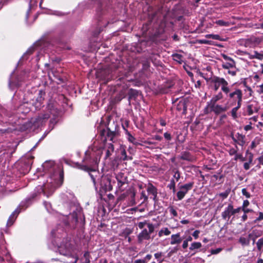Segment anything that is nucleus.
I'll return each instance as SVG.
<instances>
[{
    "label": "nucleus",
    "mask_w": 263,
    "mask_h": 263,
    "mask_svg": "<svg viewBox=\"0 0 263 263\" xmlns=\"http://www.w3.org/2000/svg\"><path fill=\"white\" fill-rule=\"evenodd\" d=\"M115 133L109 129L102 130L100 135V140H96L91 148L85 152L83 159L85 164L90 166H98L103 151H105V159L109 158L114 151L112 143L115 137Z\"/></svg>",
    "instance_id": "nucleus-1"
},
{
    "label": "nucleus",
    "mask_w": 263,
    "mask_h": 263,
    "mask_svg": "<svg viewBox=\"0 0 263 263\" xmlns=\"http://www.w3.org/2000/svg\"><path fill=\"white\" fill-rule=\"evenodd\" d=\"M97 166H90L87 164L82 165L80 168L89 173V175L94 185L100 186L105 191L111 190L112 186L109 177L106 176H100L98 171L96 170Z\"/></svg>",
    "instance_id": "nucleus-2"
},
{
    "label": "nucleus",
    "mask_w": 263,
    "mask_h": 263,
    "mask_svg": "<svg viewBox=\"0 0 263 263\" xmlns=\"http://www.w3.org/2000/svg\"><path fill=\"white\" fill-rule=\"evenodd\" d=\"M63 174L59 171H54L43 186H39L37 190L40 193L43 192L45 195L49 197L55 190L63 183Z\"/></svg>",
    "instance_id": "nucleus-3"
},
{
    "label": "nucleus",
    "mask_w": 263,
    "mask_h": 263,
    "mask_svg": "<svg viewBox=\"0 0 263 263\" xmlns=\"http://www.w3.org/2000/svg\"><path fill=\"white\" fill-rule=\"evenodd\" d=\"M209 81L214 85V89L217 91L220 87L223 92H228V82L223 78L213 76L209 79Z\"/></svg>",
    "instance_id": "nucleus-4"
},
{
    "label": "nucleus",
    "mask_w": 263,
    "mask_h": 263,
    "mask_svg": "<svg viewBox=\"0 0 263 263\" xmlns=\"http://www.w3.org/2000/svg\"><path fill=\"white\" fill-rule=\"evenodd\" d=\"M61 218L64 226L74 228L78 222V214L77 212L73 211L68 216H62Z\"/></svg>",
    "instance_id": "nucleus-5"
},
{
    "label": "nucleus",
    "mask_w": 263,
    "mask_h": 263,
    "mask_svg": "<svg viewBox=\"0 0 263 263\" xmlns=\"http://www.w3.org/2000/svg\"><path fill=\"white\" fill-rule=\"evenodd\" d=\"M49 117V115L47 113L40 115L36 118L31 119L30 123L27 127V128L29 127L32 128V126H33L34 128L40 127L46 121Z\"/></svg>",
    "instance_id": "nucleus-6"
},
{
    "label": "nucleus",
    "mask_w": 263,
    "mask_h": 263,
    "mask_svg": "<svg viewBox=\"0 0 263 263\" xmlns=\"http://www.w3.org/2000/svg\"><path fill=\"white\" fill-rule=\"evenodd\" d=\"M226 96L231 100L237 101L238 103H241L242 100V92L239 89H235L234 91H231V88L228 84V92H223Z\"/></svg>",
    "instance_id": "nucleus-7"
},
{
    "label": "nucleus",
    "mask_w": 263,
    "mask_h": 263,
    "mask_svg": "<svg viewBox=\"0 0 263 263\" xmlns=\"http://www.w3.org/2000/svg\"><path fill=\"white\" fill-rule=\"evenodd\" d=\"M147 228L148 230L145 229H143L141 233H140L138 236V241L142 242L144 240H148L151 236L150 234L154 231V226L152 223H148Z\"/></svg>",
    "instance_id": "nucleus-8"
},
{
    "label": "nucleus",
    "mask_w": 263,
    "mask_h": 263,
    "mask_svg": "<svg viewBox=\"0 0 263 263\" xmlns=\"http://www.w3.org/2000/svg\"><path fill=\"white\" fill-rule=\"evenodd\" d=\"M241 210V208L240 207L234 209L232 204H229L228 207L226 208L224 211L222 213L221 216L223 219L229 220L232 215L239 213Z\"/></svg>",
    "instance_id": "nucleus-9"
},
{
    "label": "nucleus",
    "mask_w": 263,
    "mask_h": 263,
    "mask_svg": "<svg viewBox=\"0 0 263 263\" xmlns=\"http://www.w3.org/2000/svg\"><path fill=\"white\" fill-rule=\"evenodd\" d=\"M193 185V182H190L180 186L179 188L180 190L177 193L178 200H181L182 199L188 191L192 189Z\"/></svg>",
    "instance_id": "nucleus-10"
},
{
    "label": "nucleus",
    "mask_w": 263,
    "mask_h": 263,
    "mask_svg": "<svg viewBox=\"0 0 263 263\" xmlns=\"http://www.w3.org/2000/svg\"><path fill=\"white\" fill-rule=\"evenodd\" d=\"M209 106L211 110L214 112L216 114H219L227 110V108L226 107L219 104H209Z\"/></svg>",
    "instance_id": "nucleus-11"
},
{
    "label": "nucleus",
    "mask_w": 263,
    "mask_h": 263,
    "mask_svg": "<svg viewBox=\"0 0 263 263\" xmlns=\"http://www.w3.org/2000/svg\"><path fill=\"white\" fill-rule=\"evenodd\" d=\"M116 178L118 181V185L119 187H121L124 184L127 182V177L123 173H119L116 175Z\"/></svg>",
    "instance_id": "nucleus-12"
},
{
    "label": "nucleus",
    "mask_w": 263,
    "mask_h": 263,
    "mask_svg": "<svg viewBox=\"0 0 263 263\" xmlns=\"http://www.w3.org/2000/svg\"><path fill=\"white\" fill-rule=\"evenodd\" d=\"M259 109V107L256 103H251L247 105L246 110L248 115L251 116L254 113L257 112Z\"/></svg>",
    "instance_id": "nucleus-13"
},
{
    "label": "nucleus",
    "mask_w": 263,
    "mask_h": 263,
    "mask_svg": "<svg viewBox=\"0 0 263 263\" xmlns=\"http://www.w3.org/2000/svg\"><path fill=\"white\" fill-rule=\"evenodd\" d=\"M182 241L180 233L173 234L171 237L170 244L172 245H179Z\"/></svg>",
    "instance_id": "nucleus-14"
},
{
    "label": "nucleus",
    "mask_w": 263,
    "mask_h": 263,
    "mask_svg": "<svg viewBox=\"0 0 263 263\" xmlns=\"http://www.w3.org/2000/svg\"><path fill=\"white\" fill-rule=\"evenodd\" d=\"M262 235V232L260 230H254L252 232L249 234L248 237L250 239L252 240L253 243H255V240L257 238L261 236Z\"/></svg>",
    "instance_id": "nucleus-15"
},
{
    "label": "nucleus",
    "mask_w": 263,
    "mask_h": 263,
    "mask_svg": "<svg viewBox=\"0 0 263 263\" xmlns=\"http://www.w3.org/2000/svg\"><path fill=\"white\" fill-rule=\"evenodd\" d=\"M20 212V211L18 210V209H17L12 213L7 221V225L8 226H11V225L13 224L15 219V218L16 217V216H17Z\"/></svg>",
    "instance_id": "nucleus-16"
},
{
    "label": "nucleus",
    "mask_w": 263,
    "mask_h": 263,
    "mask_svg": "<svg viewBox=\"0 0 263 263\" xmlns=\"http://www.w3.org/2000/svg\"><path fill=\"white\" fill-rule=\"evenodd\" d=\"M139 94L138 91H137L136 90L134 89H130V90L128 92V101L130 103V102L133 100H136L137 98L139 97Z\"/></svg>",
    "instance_id": "nucleus-17"
},
{
    "label": "nucleus",
    "mask_w": 263,
    "mask_h": 263,
    "mask_svg": "<svg viewBox=\"0 0 263 263\" xmlns=\"http://www.w3.org/2000/svg\"><path fill=\"white\" fill-rule=\"evenodd\" d=\"M246 136L239 133H237L235 135V139L237 140V144L243 146L245 144Z\"/></svg>",
    "instance_id": "nucleus-18"
},
{
    "label": "nucleus",
    "mask_w": 263,
    "mask_h": 263,
    "mask_svg": "<svg viewBox=\"0 0 263 263\" xmlns=\"http://www.w3.org/2000/svg\"><path fill=\"white\" fill-rule=\"evenodd\" d=\"M222 67L225 69H233L235 67V62L232 60L228 62L223 63L221 65Z\"/></svg>",
    "instance_id": "nucleus-19"
},
{
    "label": "nucleus",
    "mask_w": 263,
    "mask_h": 263,
    "mask_svg": "<svg viewBox=\"0 0 263 263\" xmlns=\"http://www.w3.org/2000/svg\"><path fill=\"white\" fill-rule=\"evenodd\" d=\"M223 96L221 91L219 92L217 95L213 96L210 101V104H216V103L223 99Z\"/></svg>",
    "instance_id": "nucleus-20"
},
{
    "label": "nucleus",
    "mask_w": 263,
    "mask_h": 263,
    "mask_svg": "<svg viewBox=\"0 0 263 263\" xmlns=\"http://www.w3.org/2000/svg\"><path fill=\"white\" fill-rule=\"evenodd\" d=\"M42 166L45 171H50V169L54 171V168H52L54 167V162L52 161H46L43 164Z\"/></svg>",
    "instance_id": "nucleus-21"
},
{
    "label": "nucleus",
    "mask_w": 263,
    "mask_h": 263,
    "mask_svg": "<svg viewBox=\"0 0 263 263\" xmlns=\"http://www.w3.org/2000/svg\"><path fill=\"white\" fill-rule=\"evenodd\" d=\"M147 192L154 196L153 199L155 200L157 194L156 188L152 184H149L147 189Z\"/></svg>",
    "instance_id": "nucleus-22"
},
{
    "label": "nucleus",
    "mask_w": 263,
    "mask_h": 263,
    "mask_svg": "<svg viewBox=\"0 0 263 263\" xmlns=\"http://www.w3.org/2000/svg\"><path fill=\"white\" fill-rule=\"evenodd\" d=\"M171 234V231L167 228H163L161 229L158 232L159 237H161L163 235L167 236Z\"/></svg>",
    "instance_id": "nucleus-23"
},
{
    "label": "nucleus",
    "mask_w": 263,
    "mask_h": 263,
    "mask_svg": "<svg viewBox=\"0 0 263 263\" xmlns=\"http://www.w3.org/2000/svg\"><path fill=\"white\" fill-rule=\"evenodd\" d=\"M241 103H238L236 107L233 108L231 110V115L233 118L235 119L237 118V111L238 109L240 107Z\"/></svg>",
    "instance_id": "nucleus-24"
},
{
    "label": "nucleus",
    "mask_w": 263,
    "mask_h": 263,
    "mask_svg": "<svg viewBox=\"0 0 263 263\" xmlns=\"http://www.w3.org/2000/svg\"><path fill=\"white\" fill-rule=\"evenodd\" d=\"M202 246V245L200 242H193L191 245V246L189 248V249L191 251L192 250H194L195 249H198L199 248H200Z\"/></svg>",
    "instance_id": "nucleus-25"
},
{
    "label": "nucleus",
    "mask_w": 263,
    "mask_h": 263,
    "mask_svg": "<svg viewBox=\"0 0 263 263\" xmlns=\"http://www.w3.org/2000/svg\"><path fill=\"white\" fill-rule=\"evenodd\" d=\"M172 56L173 58V60L174 61H177L179 63L181 64L182 62H183V60H182L183 57L182 55H181L180 54H178V53H175V54H173Z\"/></svg>",
    "instance_id": "nucleus-26"
},
{
    "label": "nucleus",
    "mask_w": 263,
    "mask_h": 263,
    "mask_svg": "<svg viewBox=\"0 0 263 263\" xmlns=\"http://www.w3.org/2000/svg\"><path fill=\"white\" fill-rule=\"evenodd\" d=\"M164 253L162 252H157L154 254L155 258L159 262H162L163 261V257Z\"/></svg>",
    "instance_id": "nucleus-27"
},
{
    "label": "nucleus",
    "mask_w": 263,
    "mask_h": 263,
    "mask_svg": "<svg viewBox=\"0 0 263 263\" xmlns=\"http://www.w3.org/2000/svg\"><path fill=\"white\" fill-rule=\"evenodd\" d=\"M250 238H246L245 237H241L239 239V242L242 245V246H248L250 243Z\"/></svg>",
    "instance_id": "nucleus-28"
},
{
    "label": "nucleus",
    "mask_w": 263,
    "mask_h": 263,
    "mask_svg": "<svg viewBox=\"0 0 263 263\" xmlns=\"http://www.w3.org/2000/svg\"><path fill=\"white\" fill-rule=\"evenodd\" d=\"M181 159L185 160L187 161H192V158L189 153L184 152L182 154L181 157Z\"/></svg>",
    "instance_id": "nucleus-29"
},
{
    "label": "nucleus",
    "mask_w": 263,
    "mask_h": 263,
    "mask_svg": "<svg viewBox=\"0 0 263 263\" xmlns=\"http://www.w3.org/2000/svg\"><path fill=\"white\" fill-rule=\"evenodd\" d=\"M175 184H176V183H175V180L174 179H172L171 180L170 183L169 184H168V185H167V187L170 190H172L173 192L174 193H175L176 191Z\"/></svg>",
    "instance_id": "nucleus-30"
},
{
    "label": "nucleus",
    "mask_w": 263,
    "mask_h": 263,
    "mask_svg": "<svg viewBox=\"0 0 263 263\" xmlns=\"http://www.w3.org/2000/svg\"><path fill=\"white\" fill-rule=\"evenodd\" d=\"M126 133L127 135V138L128 140L130 142L136 144V142L135 141V138L128 131L126 130Z\"/></svg>",
    "instance_id": "nucleus-31"
},
{
    "label": "nucleus",
    "mask_w": 263,
    "mask_h": 263,
    "mask_svg": "<svg viewBox=\"0 0 263 263\" xmlns=\"http://www.w3.org/2000/svg\"><path fill=\"white\" fill-rule=\"evenodd\" d=\"M120 159L123 160H128V158L126 155V152L125 150V149L121 148V156H120Z\"/></svg>",
    "instance_id": "nucleus-32"
},
{
    "label": "nucleus",
    "mask_w": 263,
    "mask_h": 263,
    "mask_svg": "<svg viewBox=\"0 0 263 263\" xmlns=\"http://www.w3.org/2000/svg\"><path fill=\"white\" fill-rule=\"evenodd\" d=\"M215 23L220 26H229L230 25L229 22H225L221 20L216 21Z\"/></svg>",
    "instance_id": "nucleus-33"
},
{
    "label": "nucleus",
    "mask_w": 263,
    "mask_h": 263,
    "mask_svg": "<svg viewBox=\"0 0 263 263\" xmlns=\"http://www.w3.org/2000/svg\"><path fill=\"white\" fill-rule=\"evenodd\" d=\"M84 260L82 263H90V255L88 252H86L84 254Z\"/></svg>",
    "instance_id": "nucleus-34"
},
{
    "label": "nucleus",
    "mask_w": 263,
    "mask_h": 263,
    "mask_svg": "<svg viewBox=\"0 0 263 263\" xmlns=\"http://www.w3.org/2000/svg\"><path fill=\"white\" fill-rule=\"evenodd\" d=\"M251 58H257L261 60L263 58V54L259 53L256 51H254V54L251 55Z\"/></svg>",
    "instance_id": "nucleus-35"
},
{
    "label": "nucleus",
    "mask_w": 263,
    "mask_h": 263,
    "mask_svg": "<svg viewBox=\"0 0 263 263\" xmlns=\"http://www.w3.org/2000/svg\"><path fill=\"white\" fill-rule=\"evenodd\" d=\"M63 231V229H59L57 230V228L56 229H54L52 231L51 234L52 235L55 237H57V234L61 233V231Z\"/></svg>",
    "instance_id": "nucleus-36"
},
{
    "label": "nucleus",
    "mask_w": 263,
    "mask_h": 263,
    "mask_svg": "<svg viewBox=\"0 0 263 263\" xmlns=\"http://www.w3.org/2000/svg\"><path fill=\"white\" fill-rule=\"evenodd\" d=\"M257 247L258 250H261L263 246V238H261L256 242Z\"/></svg>",
    "instance_id": "nucleus-37"
},
{
    "label": "nucleus",
    "mask_w": 263,
    "mask_h": 263,
    "mask_svg": "<svg viewBox=\"0 0 263 263\" xmlns=\"http://www.w3.org/2000/svg\"><path fill=\"white\" fill-rule=\"evenodd\" d=\"M237 72V70L236 69V67L233 68V69H228V73L231 75L232 76H235L236 75Z\"/></svg>",
    "instance_id": "nucleus-38"
},
{
    "label": "nucleus",
    "mask_w": 263,
    "mask_h": 263,
    "mask_svg": "<svg viewBox=\"0 0 263 263\" xmlns=\"http://www.w3.org/2000/svg\"><path fill=\"white\" fill-rule=\"evenodd\" d=\"M235 147H236V149L232 148L229 150V153L230 155H231V156L235 155V156L237 154V149L238 148V147L236 144L235 145Z\"/></svg>",
    "instance_id": "nucleus-39"
},
{
    "label": "nucleus",
    "mask_w": 263,
    "mask_h": 263,
    "mask_svg": "<svg viewBox=\"0 0 263 263\" xmlns=\"http://www.w3.org/2000/svg\"><path fill=\"white\" fill-rule=\"evenodd\" d=\"M205 37L206 38H212L214 40H219V39H220L219 35H217V34H206L205 35Z\"/></svg>",
    "instance_id": "nucleus-40"
},
{
    "label": "nucleus",
    "mask_w": 263,
    "mask_h": 263,
    "mask_svg": "<svg viewBox=\"0 0 263 263\" xmlns=\"http://www.w3.org/2000/svg\"><path fill=\"white\" fill-rule=\"evenodd\" d=\"M168 209H169L170 213L174 217H177L178 216L177 211L175 210V209L173 206L169 207Z\"/></svg>",
    "instance_id": "nucleus-41"
},
{
    "label": "nucleus",
    "mask_w": 263,
    "mask_h": 263,
    "mask_svg": "<svg viewBox=\"0 0 263 263\" xmlns=\"http://www.w3.org/2000/svg\"><path fill=\"white\" fill-rule=\"evenodd\" d=\"M238 159L241 161H244L245 160V158L243 157L242 154L237 153L234 157V160L237 161Z\"/></svg>",
    "instance_id": "nucleus-42"
},
{
    "label": "nucleus",
    "mask_w": 263,
    "mask_h": 263,
    "mask_svg": "<svg viewBox=\"0 0 263 263\" xmlns=\"http://www.w3.org/2000/svg\"><path fill=\"white\" fill-rule=\"evenodd\" d=\"M174 179H175L176 180V181L177 182L179 181L180 178V174L178 171H176L174 172V175H173Z\"/></svg>",
    "instance_id": "nucleus-43"
},
{
    "label": "nucleus",
    "mask_w": 263,
    "mask_h": 263,
    "mask_svg": "<svg viewBox=\"0 0 263 263\" xmlns=\"http://www.w3.org/2000/svg\"><path fill=\"white\" fill-rule=\"evenodd\" d=\"M222 250V249L221 248H217L216 249H212L211 250V254H217L219 253Z\"/></svg>",
    "instance_id": "nucleus-44"
},
{
    "label": "nucleus",
    "mask_w": 263,
    "mask_h": 263,
    "mask_svg": "<svg viewBox=\"0 0 263 263\" xmlns=\"http://www.w3.org/2000/svg\"><path fill=\"white\" fill-rule=\"evenodd\" d=\"M241 192H242V195L245 196L246 197V198H250L251 195L248 192H247L246 189H245V188L242 189Z\"/></svg>",
    "instance_id": "nucleus-45"
},
{
    "label": "nucleus",
    "mask_w": 263,
    "mask_h": 263,
    "mask_svg": "<svg viewBox=\"0 0 263 263\" xmlns=\"http://www.w3.org/2000/svg\"><path fill=\"white\" fill-rule=\"evenodd\" d=\"M147 224L146 221L140 222L138 223V226L140 229H143L145 226H147Z\"/></svg>",
    "instance_id": "nucleus-46"
},
{
    "label": "nucleus",
    "mask_w": 263,
    "mask_h": 263,
    "mask_svg": "<svg viewBox=\"0 0 263 263\" xmlns=\"http://www.w3.org/2000/svg\"><path fill=\"white\" fill-rule=\"evenodd\" d=\"M66 251H65V252H63V253H62V246H61V247H60V249H59L60 253L61 254H63V255H67V254H68V246H67V245H66Z\"/></svg>",
    "instance_id": "nucleus-47"
},
{
    "label": "nucleus",
    "mask_w": 263,
    "mask_h": 263,
    "mask_svg": "<svg viewBox=\"0 0 263 263\" xmlns=\"http://www.w3.org/2000/svg\"><path fill=\"white\" fill-rule=\"evenodd\" d=\"M199 233L200 231L199 230H196L193 232L192 235L195 239H197L199 237Z\"/></svg>",
    "instance_id": "nucleus-48"
},
{
    "label": "nucleus",
    "mask_w": 263,
    "mask_h": 263,
    "mask_svg": "<svg viewBox=\"0 0 263 263\" xmlns=\"http://www.w3.org/2000/svg\"><path fill=\"white\" fill-rule=\"evenodd\" d=\"M164 137L167 140H171L172 139L171 134L168 133H165L164 134Z\"/></svg>",
    "instance_id": "nucleus-49"
},
{
    "label": "nucleus",
    "mask_w": 263,
    "mask_h": 263,
    "mask_svg": "<svg viewBox=\"0 0 263 263\" xmlns=\"http://www.w3.org/2000/svg\"><path fill=\"white\" fill-rule=\"evenodd\" d=\"M250 204L249 201L248 200H246L243 201V204L241 208H247Z\"/></svg>",
    "instance_id": "nucleus-50"
},
{
    "label": "nucleus",
    "mask_w": 263,
    "mask_h": 263,
    "mask_svg": "<svg viewBox=\"0 0 263 263\" xmlns=\"http://www.w3.org/2000/svg\"><path fill=\"white\" fill-rule=\"evenodd\" d=\"M32 51L33 50L32 49H29L24 54V55L23 56L22 58L23 59H27V58H26V57L28 54H31L32 52Z\"/></svg>",
    "instance_id": "nucleus-51"
},
{
    "label": "nucleus",
    "mask_w": 263,
    "mask_h": 263,
    "mask_svg": "<svg viewBox=\"0 0 263 263\" xmlns=\"http://www.w3.org/2000/svg\"><path fill=\"white\" fill-rule=\"evenodd\" d=\"M251 125H252V123H250V124L245 126L244 127V129L245 130H246V131H248V130L252 129V127Z\"/></svg>",
    "instance_id": "nucleus-52"
},
{
    "label": "nucleus",
    "mask_w": 263,
    "mask_h": 263,
    "mask_svg": "<svg viewBox=\"0 0 263 263\" xmlns=\"http://www.w3.org/2000/svg\"><path fill=\"white\" fill-rule=\"evenodd\" d=\"M259 89L257 90V92L259 94L263 93V84L258 86Z\"/></svg>",
    "instance_id": "nucleus-53"
},
{
    "label": "nucleus",
    "mask_w": 263,
    "mask_h": 263,
    "mask_svg": "<svg viewBox=\"0 0 263 263\" xmlns=\"http://www.w3.org/2000/svg\"><path fill=\"white\" fill-rule=\"evenodd\" d=\"M251 164V163H249V162H245L243 164V167L246 170H248L249 168H250V164Z\"/></svg>",
    "instance_id": "nucleus-54"
},
{
    "label": "nucleus",
    "mask_w": 263,
    "mask_h": 263,
    "mask_svg": "<svg viewBox=\"0 0 263 263\" xmlns=\"http://www.w3.org/2000/svg\"><path fill=\"white\" fill-rule=\"evenodd\" d=\"M253 155L251 153H249V156L248 158V162L252 163L253 161Z\"/></svg>",
    "instance_id": "nucleus-55"
},
{
    "label": "nucleus",
    "mask_w": 263,
    "mask_h": 263,
    "mask_svg": "<svg viewBox=\"0 0 263 263\" xmlns=\"http://www.w3.org/2000/svg\"><path fill=\"white\" fill-rule=\"evenodd\" d=\"M182 248L183 249H186L188 247V242L187 241H186L185 240H184L183 242V244H182Z\"/></svg>",
    "instance_id": "nucleus-56"
},
{
    "label": "nucleus",
    "mask_w": 263,
    "mask_h": 263,
    "mask_svg": "<svg viewBox=\"0 0 263 263\" xmlns=\"http://www.w3.org/2000/svg\"><path fill=\"white\" fill-rule=\"evenodd\" d=\"M153 139L158 141H161L162 139V137L159 135H155L153 137Z\"/></svg>",
    "instance_id": "nucleus-57"
},
{
    "label": "nucleus",
    "mask_w": 263,
    "mask_h": 263,
    "mask_svg": "<svg viewBox=\"0 0 263 263\" xmlns=\"http://www.w3.org/2000/svg\"><path fill=\"white\" fill-rule=\"evenodd\" d=\"M241 210H242L245 214L248 213L249 212H250L252 211L251 210L247 209V208H241Z\"/></svg>",
    "instance_id": "nucleus-58"
},
{
    "label": "nucleus",
    "mask_w": 263,
    "mask_h": 263,
    "mask_svg": "<svg viewBox=\"0 0 263 263\" xmlns=\"http://www.w3.org/2000/svg\"><path fill=\"white\" fill-rule=\"evenodd\" d=\"M222 57L223 58V59L224 60H226L227 61H228L233 60L231 58H230V57H228V56H227V55H225V54H222Z\"/></svg>",
    "instance_id": "nucleus-59"
},
{
    "label": "nucleus",
    "mask_w": 263,
    "mask_h": 263,
    "mask_svg": "<svg viewBox=\"0 0 263 263\" xmlns=\"http://www.w3.org/2000/svg\"><path fill=\"white\" fill-rule=\"evenodd\" d=\"M220 196L221 197H222L223 198H227V196H228V192H224V193H221L220 194Z\"/></svg>",
    "instance_id": "nucleus-60"
},
{
    "label": "nucleus",
    "mask_w": 263,
    "mask_h": 263,
    "mask_svg": "<svg viewBox=\"0 0 263 263\" xmlns=\"http://www.w3.org/2000/svg\"><path fill=\"white\" fill-rule=\"evenodd\" d=\"M199 43H201V44H209V41H208V40H200L198 42Z\"/></svg>",
    "instance_id": "nucleus-61"
},
{
    "label": "nucleus",
    "mask_w": 263,
    "mask_h": 263,
    "mask_svg": "<svg viewBox=\"0 0 263 263\" xmlns=\"http://www.w3.org/2000/svg\"><path fill=\"white\" fill-rule=\"evenodd\" d=\"M141 198H143L144 201L146 200L148 198L144 192H142L141 193Z\"/></svg>",
    "instance_id": "nucleus-62"
},
{
    "label": "nucleus",
    "mask_w": 263,
    "mask_h": 263,
    "mask_svg": "<svg viewBox=\"0 0 263 263\" xmlns=\"http://www.w3.org/2000/svg\"><path fill=\"white\" fill-rule=\"evenodd\" d=\"M263 219V213L261 212H260L259 214V216L257 218V220H261Z\"/></svg>",
    "instance_id": "nucleus-63"
},
{
    "label": "nucleus",
    "mask_w": 263,
    "mask_h": 263,
    "mask_svg": "<svg viewBox=\"0 0 263 263\" xmlns=\"http://www.w3.org/2000/svg\"><path fill=\"white\" fill-rule=\"evenodd\" d=\"M259 162L263 165V155L258 158Z\"/></svg>",
    "instance_id": "nucleus-64"
}]
</instances>
